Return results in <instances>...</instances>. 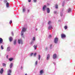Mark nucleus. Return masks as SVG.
Wrapping results in <instances>:
<instances>
[{
  "mask_svg": "<svg viewBox=\"0 0 75 75\" xmlns=\"http://www.w3.org/2000/svg\"><path fill=\"white\" fill-rule=\"evenodd\" d=\"M27 28H22V30L21 32V35L22 37H24V32H25V31H26Z\"/></svg>",
  "mask_w": 75,
  "mask_h": 75,
  "instance_id": "obj_1",
  "label": "nucleus"
},
{
  "mask_svg": "<svg viewBox=\"0 0 75 75\" xmlns=\"http://www.w3.org/2000/svg\"><path fill=\"white\" fill-rule=\"evenodd\" d=\"M58 38H55L54 40V43L57 44V42H58Z\"/></svg>",
  "mask_w": 75,
  "mask_h": 75,
  "instance_id": "obj_2",
  "label": "nucleus"
},
{
  "mask_svg": "<svg viewBox=\"0 0 75 75\" xmlns=\"http://www.w3.org/2000/svg\"><path fill=\"white\" fill-rule=\"evenodd\" d=\"M18 42L19 44H23V40L21 39H19L18 40Z\"/></svg>",
  "mask_w": 75,
  "mask_h": 75,
  "instance_id": "obj_3",
  "label": "nucleus"
},
{
  "mask_svg": "<svg viewBox=\"0 0 75 75\" xmlns=\"http://www.w3.org/2000/svg\"><path fill=\"white\" fill-rule=\"evenodd\" d=\"M12 70L11 69H8L7 71L8 75H11V73Z\"/></svg>",
  "mask_w": 75,
  "mask_h": 75,
  "instance_id": "obj_4",
  "label": "nucleus"
},
{
  "mask_svg": "<svg viewBox=\"0 0 75 75\" xmlns=\"http://www.w3.org/2000/svg\"><path fill=\"white\" fill-rule=\"evenodd\" d=\"M61 37L62 38H65L66 37V35L64 34H62L61 35Z\"/></svg>",
  "mask_w": 75,
  "mask_h": 75,
  "instance_id": "obj_5",
  "label": "nucleus"
},
{
  "mask_svg": "<svg viewBox=\"0 0 75 75\" xmlns=\"http://www.w3.org/2000/svg\"><path fill=\"white\" fill-rule=\"evenodd\" d=\"M47 6L46 5H44L43 6V8H42V10L43 11H45V10H46V9L47 8Z\"/></svg>",
  "mask_w": 75,
  "mask_h": 75,
  "instance_id": "obj_6",
  "label": "nucleus"
},
{
  "mask_svg": "<svg viewBox=\"0 0 75 75\" xmlns=\"http://www.w3.org/2000/svg\"><path fill=\"white\" fill-rule=\"evenodd\" d=\"M57 54H54L53 56V59H56V58H57Z\"/></svg>",
  "mask_w": 75,
  "mask_h": 75,
  "instance_id": "obj_7",
  "label": "nucleus"
},
{
  "mask_svg": "<svg viewBox=\"0 0 75 75\" xmlns=\"http://www.w3.org/2000/svg\"><path fill=\"white\" fill-rule=\"evenodd\" d=\"M11 49V48H10V47H7L6 51L8 52H10V50Z\"/></svg>",
  "mask_w": 75,
  "mask_h": 75,
  "instance_id": "obj_8",
  "label": "nucleus"
},
{
  "mask_svg": "<svg viewBox=\"0 0 75 75\" xmlns=\"http://www.w3.org/2000/svg\"><path fill=\"white\" fill-rule=\"evenodd\" d=\"M47 13H50V10L49 8H47L46 9Z\"/></svg>",
  "mask_w": 75,
  "mask_h": 75,
  "instance_id": "obj_9",
  "label": "nucleus"
},
{
  "mask_svg": "<svg viewBox=\"0 0 75 75\" xmlns=\"http://www.w3.org/2000/svg\"><path fill=\"white\" fill-rule=\"evenodd\" d=\"M48 29L49 30H50V29H53V28H52V26L51 25L49 26L48 27Z\"/></svg>",
  "mask_w": 75,
  "mask_h": 75,
  "instance_id": "obj_10",
  "label": "nucleus"
},
{
  "mask_svg": "<svg viewBox=\"0 0 75 75\" xmlns=\"http://www.w3.org/2000/svg\"><path fill=\"white\" fill-rule=\"evenodd\" d=\"M33 47L34 48V50H37V45H35L33 46Z\"/></svg>",
  "mask_w": 75,
  "mask_h": 75,
  "instance_id": "obj_11",
  "label": "nucleus"
},
{
  "mask_svg": "<svg viewBox=\"0 0 75 75\" xmlns=\"http://www.w3.org/2000/svg\"><path fill=\"white\" fill-rule=\"evenodd\" d=\"M3 72H4V70H3V69H1V70L0 71V73L1 74H2L3 73Z\"/></svg>",
  "mask_w": 75,
  "mask_h": 75,
  "instance_id": "obj_12",
  "label": "nucleus"
},
{
  "mask_svg": "<svg viewBox=\"0 0 75 75\" xmlns=\"http://www.w3.org/2000/svg\"><path fill=\"white\" fill-rule=\"evenodd\" d=\"M50 54H47V60H48V59H50Z\"/></svg>",
  "mask_w": 75,
  "mask_h": 75,
  "instance_id": "obj_13",
  "label": "nucleus"
},
{
  "mask_svg": "<svg viewBox=\"0 0 75 75\" xmlns=\"http://www.w3.org/2000/svg\"><path fill=\"white\" fill-rule=\"evenodd\" d=\"M17 44V40H15L13 42V44L14 45H16Z\"/></svg>",
  "mask_w": 75,
  "mask_h": 75,
  "instance_id": "obj_14",
  "label": "nucleus"
},
{
  "mask_svg": "<svg viewBox=\"0 0 75 75\" xmlns=\"http://www.w3.org/2000/svg\"><path fill=\"white\" fill-rule=\"evenodd\" d=\"M13 63H11L10 64V65L9 67L11 69L12 68V67H13Z\"/></svg>",
  "mask_w": 75,
  "mask_h": 75,
  "instance_id": "obj_15",
  "label": "nucleus"
},
{
  "mask_svg": "<svg viewBox=\"0 0 75 75\" xmlns=\"http://www.w3.org/2000/svg\"><path fill=\"white\" fill-rule=\"evenodd\" d=\"M43 72H44V71H43V70H40V74L41 75H42Z\"/></svg>",
  "mask_w": 75,
  "mask_h": 75,
  "instance_id": "obj_16",
  "label": "nucleus"
},
{
  "mask_svg": "<svg viewBox=\"0 0 75 75\" xmlns=\"http://www.w3.org/2000/svg\"><path fill=\"white\" fill-rule=\"evenodd\" d=\"M32 41H35V37H33L32 40Z\"/></svg>",
  "mask_w": 75,
  "mask_h": 75,
  "instance_id": "obj_17",
  "label": "nucleus"
},
{
  "mask_svg": "<svg viewBox=\"0 0 75 75\" xmlns=\"http://www.w3.org/2000/svg\"><path fill=\"white\" fill-rule=\"evenodd\" d=\"M3 42V39L0 38V44H1Z\"/></svg>",
  "mask_w": 75,
  "mask_h": 75,
  "instance_id": "obj_18",
  "label": "nucleus"
},
{
  "mask_svg": "<svg viewBox=\"0 0 75 75\" xmlns=\"http://www.w3.org/2000/svg\"><path fill=\"white\" fill-rule=\"evenodd\" d=\"M6 6L7 7H9V4L8 2H7L6 4Z\"/></svg>",
  "mask_w": 75,
  "mask_h": 75,
  "instance_id": "obj_19",
  "label": "nucleus"
},
{
  "mask_svg": "<svg viewBox=\"0 0 75 75\" xmlns=\"http://www.w3.org/2000/svg\"><path fill=\"white\" fill-rule=\"evenodd\" d=\"M67 11L68 13H71V9L70 8H69L68 10Z\"/></svg>",
  "mask_w": 75,
  "mask_h": 75,
  "instance_id": "obj_20",
  "label": "nucleus"
},
{
  "mask_svg": "<svg viewBox=\"0 0 75 75\" xmlns=\"http://www.w3.org/2000/svg\"><path fill=\"white\" fill-rule=\"evenodd\" d=\"M25 11H26V9H25V8H23V13H24V12H25Z\"/></svg>",
  "mask_w": 75,
  "mask_h": 75,
  "instance_id": "obj_21",
  "label": "nucleus"
},
{
  "mask_svg": "<svg viewBox=\"0 0 75 75\" xmlns=\"http://www.w3.org/2000/svg\"><path fill=\"white\" fill-rule=\"evenodd\" d=\"M12 40H13V38L11 37H10L9 38V41L11 42L12 41Z\"/></svg>",
  "mask_w": 75,
  "mask_h": 75,
  "instance_id": "obj_22",
  "label": "nucleus"
},
{
  "mask_svg": "<svg viewBox=\"0 0 75 75\" xmlns=\"http://www.w3.org/2000/svg\"><path fill=\"white\" fill-rule=\"evenodd\" d=\"M13 60V58H11L9 59V60L10 61H12Z\"/></svg>",
  "mask_w": 75,
  "mask_h": 75,
  "instance_id": "obj_23",
  "label": "nucleus"
},
{
  "mask_svg": "<svg viewBox=\"0 0 75 75\" xmlns=\"http://www.w3.org/2000/svg\"><path fill=\"white\" fill-rule=\"evenodd\" d=\"M38 57L39 60H40V59L41 58V55H39Z\"/></svg>",
  "mask_w": 75,
  "mask_h": 75,
  "instance_id": "obj_24",
  "label": "nucleus"
},
{
  "mask_svg": "<svg viewBox=\"0 0 75 75\" xmlns=\"http://www.w3.org/2000/svg\"><path fill=\"white\" fill-rule=\"evenodd\" d=\"M64 5H65V1H63L62 4V6H64Z\"/></svg>",
  "mask_w": 75,
  "mask_h": 75,
  "instance_id": "obj_25",
  "label": "nucleus"
},
{
  "mask_svg": "<svg viewBox=\"0 0 75 75\" xmlns=\"http://www.w3.org/2000/svg\"><path fill=\"white\" fill-rule=\"evenodd\" d=\"M51 23H52L51 21H49L48 23V24H49V25H50V24H51Z\"/></svg>",
  "mask_w": 75,
  "mask_h": 75,
  "instance_id": "obj_26",
  "label": "nucleus"
},
{
  "mask_svg": "<svg viewBox=\"0 0 75 75\" xmlns=\"http://www.w3.org/2000/svg\"><path fill=\"white\" fill-rule=\"evenodd\" d=\"M63 13V11H62L61 12H60V16H62V13Z\"/></svg>",
  "mask_w": 75,
  "mask_h": 75,
  "instance_id": "obj_27",
  "label": "nucleus"
},
{
  "mask_svg": "<svg viewBox=\"0 0 75 75\" xmlns=\"http://www.w3.org/2000/svg\"><path fill=\"white\" fill-rule=\"evenodd\" d=\"M37 64H38V61H36L35 62V65H37Z\"/></svg>",
  "mask_w": 75,
  "mask_h": 75,
  "instance_id": "obj_28",
  "label": "nucleus"
},
{
  "mask_svg": "<svg viewBox=\"0 0 75 75\" xmlns=\"http://www.w3.org/2000/svg\"><path fill=\"white\" fill-rule=\"evenodd\" d=\"M34 42L33 41H32L30 42L31 44H34Z\"/></svg>",
  "mask_w": 75,
  "mask_h": 75,
  "instance_id": "obj_29",
  "label": "nucleus"
},
{
  "mask_svg": "<svg viewBox=\"0 0 75 75\" xmlns=\"http://www.w3.org/2000/svg\"><path fill=\"white\" fill-rule=\"evenodd\" d=\"M55 8H58V5L57 4L55 6Z\"/></svg>",
  "mask_w": 75,
  "mask_h": 75,
  "instance_id": "obj_30",
  "label": "nucleus"
},
{
  "mask_svg": "<svg viewBox=\"0 0 75 75\" xmlns=\"http://www.w3.org/2000/svg\"><path fill=\"white\" fill-rule=\"evenodd\" d=\"M6 64L4 63H3V67H6Z\"/></svg>",
  "mask_w": 75,
  "mask_h": 75,
  "instance_id": "obj_31",
  "label": "nucleus"
},
{
  "mask_svg": "<svg viewBox=\"0 0 75 75\" xmlns=\"http://www.w3.org/2000/svg\"><path fill=\"white\" fill-rule=\"evenodd\" d=\"M52 45H50V49H52Z\"/></svg>",
  "mask_w": 75,
  "mask_h": 75,
  "instance_id": "obj_32",
  "label": "nucleus"
},
{
  "mask_svg": "<svg viewBox=\"0 0 75 75\" xmlns=\"http://www.w3.org/2000/svg\"><path fill=\"white\" fill-rule=\"evenodd\" d=\"M54 14H57V11H54Z\"/></svg>",
  "mask_w": 75,
  "mask_h": 75,
  "instance_id": "obj_33",
  "label": "nucleus"
},
{
  "mask_svg": "<svg viewBox=\"0 0 75 75\" xmlns=\"http://www.w3.org/2000/svg\"><path fill=\"white\" fill-rule=\"evenodd\" d=\"M64 28L65 30H67V26H65Z\"/></svg>",
  "mask_w": 75,
  "mask_h": 75,
  "instance_id": "obj_34",
  "label": "nucleus"
},
{
  "mask_svg": "<svg viewBox=\"0 0 75 75\" xmlns=\"http://www.w3.org/2000/svg\"><path fill=\"white\" fill-rule=\"evenodd\" d=\"M1 50H3V49H4V48H3V45L1 46Z\"/></svg>",
  "mask_w": 75,
  "mask_h": 75,
  "instance_id": "obj_35",
  "label": "nucleus"
},
{
  "mask_svg": "<svg viewBox=\"0 0 75 75\" xmlns=\"http://www.w3.org/2000/svg\"><path fill=\"white\" fill-rule=\"evenodd\" d=\"M36 55H37V53H35L34 54V57H35V56H36Z\"/></svg>",
  "mask_w": 75,
  "mask_h": 75,
  "instance_id": "obj_36",
  "label": "nucleus"
},
{
  "mask_svg": "<svg viewBox=\"0 0 75 75\" xmlns=\"http://www.w3.org/2000/svg\"><path fill=\"white\" fill-rule=\"evenodd\" d=\"M12 23V21H10L9 22V24H11Z\"/></svg>",
  "mask_w": 75,
  "mask_h": 75,
  "instance_id": "obj_37",
  "label": "nucleus"
},
{
  "mask_svg": "<svg viewBox=\"0 0 75 75\" xmlns=\"http://www.w3.org/2000/svg\"><path fill=\"white\" fill-rule=\"evenodd\" d=\"M34 3H36L37 2V0H33Z\"/></svg>",
  "mask_w": 75,
  "mask_h": 75,
  "instance_id": "obj_38",
  "label": "nucleus"
},
{
  "mask_svg": "<svg viewBox=\"0 0 75 75\" xmlns=\"http://www.w3.org/2000/svg\"><path fill=\"white\" fill-rule=\"evenodd\" d=\"M48 47H46L45 48V50H48Z\"/></svg>",
  "mask_w": 75,
  "mask_h": 75,
  "instance_id": "obj_39",
  "label": "nucleus"
},
{
  "mask_svg": "<svg viewBox=\"0 0 75 75\" xmlns=\"http://www.w3.org/2000/svg\"><path fill=\"white\" fill-rule=\"evenodd\" d=\"M4 3H7V0H4Z\"/></svg>",
  "mask_w": 75,
  "mask_h": 75,
  "instance_id": "obj_40",
  "label": "nucleus"
},
{
  "mask_svg": "<svg viewBox=\"0 0 75 75\" xmlns=\"http://www.w3.org/2000/svg\"><path fill=\"white\" fill-rule=\"evenodd\" d=\"M33 55V53H32L30 54V56H32Z\"/></svg>",
  "mask_w": 75,
  "mask_h": 75,
  "instance_id": "obj_41",
  "label": "nucleus"
},
{
  "mask_svg": "<svg viewBox=\"0 0 75 75\" xmlns=\"http://www.w3.org/2000/svg\"><path fill=\"white\" fill-rule=\"evenodd\" d=\"M30 11V10L29 9H28L27 10V12H28V13H29Z\"/></svg>",
  "mask_w": 75,
  "mask_h": 75,
  "instance_id": "obj_42",
  "label": "nucleus"
},
{
  "mask_svg": "<svg viewBox=\"0 0 75 75\" xmlns=\"http://www.w3.org/2000/svg\"><path fill=\"white\" fill-rule=\"evenodd\" d=\"M28 1L29 2H30L31 1V0H28Z\"/></svg>",
  "mask_w": 75,
  "mask_h": 75,
  "instance_id": "obj_43",
  "label": "nucleus"
},
{
  "mask_svg": "<svg viewBox=\"0 0 75 75\" xmlns=\"http://www.w3.org/2000/svg\"><path fill=\"white\" fill-rule=\"evenodd\" d=\"M11 33L13 35H14V33H13V32H12Z\"/></svg>",
  "mask_w": 75,
  "mask_h": 75,
  "instance_id": "obj_44",
  "label": "nucleus"
},
{
  "mask_svg": "<svg viewBox=\"0 0 75 75\" xmlns=\"http://www.w3.org/2000/svg\"><path fill=\"white\" fill-rule=\"evenodd\" d=\"M49 38H51V35H49Z\"/></svg>",
  "mask_w": 75,
  "mask_h": 75,
  "instance_id": "obj_45",
  "label": "nucleus"
},
{
  "mask_svg": "<svg viewBox=\"0 0 75 75\" xmlns=\"http://www.w3.org/2000/svg\"><path fill=\"white\" fill-rule=\"evenodd\" d=\"M21 69H23V66H21Z\"/></svg>",
  "mask_w": 75,
  "mask_h": 75,
  "instance_id": "obj_46",
  "label": "nucleus"
},
{
  "mask_svg": "<svg viewBox=\"0 0 75 75\" xmlns=\"http://www.w3.org/2000/svg\"><path fill=\"white\" fill-rule=\"evenodd\" d=\"M8 55H7V56H6V58H8Z\"/></svg>",
  "mask_w": 75,
  "mask_h": 75,
  "instance_id": "obj_47",
  "label": "nucleus"
},
{
  "mask_svg": "<svg viewBox=\"0 0 75 75\" xmlns=\"http://www.w3.org/2000/svg\"><path fill=\"white\" fill-rule=\"evenodd\" d=\"M25 75H27V74H25Z\"/></svg>",
  "mask_w": 75,
  "mask_h": 75,
  "instance_id": "obj_48",
  "label": "nucleus"
},
{
  "mask_svg": "<svg viewBox=\"0 0 75 75\" xmlns=\"http://www.w3.org/2000/svg\"><path fill=\"white\" fill-rule=\"evenodd\" d=\"M36 30H37V29H36Z\"/></svg>",
  "mask_w": 75,
  "mask_h": 75,
  "instance_id": "obj_49",
  "label": "nucleus"
},
{
  "mask_svg": "<svg viewBox=\"0 0 75 75\" xmlns=\"http://www.w3.org/2000/svg\"><path fill=\"white\" fill-rule=\"evenodd\" d=\"M54 65H55V63H54Z\"/></svg>",
  "mask_w": 75,
  "mask_h": 75,
  "instance_id": "obj_50",
  "label": "nucleus"
},
{
  "mask_svg": "<svg viewBox=\"0 0 75 75\" xmlns=\"http://www.w3.org/2000/svg\"><path fill=\"white\" fill-rule=\"evenodd\" d=\"M39 75H42V74H39Z\"/></svg>",
  "mask_w": 75,
  "mask_h": 75,
  "instance_id": "obj_51",
  "label": "nucleus"
},
{
  "mask_svg": "<svg viewBox=\"0 0 75 75\" xmlns=\"http://www.w3.org/2000/svg\"><path fill=\"white\" fill-rule=\"evenodd\" d=\"M2 0H0V1H2Z\"/></svg>",
  "mask_w": 75,
  "mask_h": 75,
  "instance_id": "obj_52",
  "label": "nucleus"
},
{
  "mask_svg": "<svg viewBox=\"0 0 75 75\" xmlns=\"http://www.w3.org/2000/svg\"><path fill=\"white\" fill-rule=\"evenodd\" d=\"M48 4V5H49V4Z\"/></svg>",
  "mask_w": 75,
  "mask_h": 75,
  "instance_id": "obj_53",
  "label": "nucleus"
}]
</instances>
